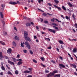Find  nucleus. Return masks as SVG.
Returning a JSON list of instances; mask_svg holds the SVG:
<instances>
[{"mask_svg":"<svg viewBox=\"0 0 77 77\" xmlns=\"http://www.w3.org/2000/svg\"><path fill=\"white\" fill-rule=\"evenodd\" d=\"M27 35H28V32L25 31L24 32V36L25 39H27Z\"/></svg>","mask_w":77,"mask_h":77,"instance_id":"obj_1","label":"nucleus"},{"mask_svg":"<svg viewBox=\"0 0 77 77\" xmlns=\"http://www.w3.org/2000/svg\"><path fill=\"white\" fill-rule=\"evenodd\" d=\"M59 68L60 69H62V68H65V66L63 64H59Z\"/></svg>","mask_w":77,"mask_h":77,"instance_id":"obj_2","label":"nucleus"},{"mask_svg":"<svg viewBox=\"0 0 77 77\" xmlns=\"http://www.w3.org/2000/svg\"><path fill=\"white\" fill-rule=\"evenodd\" d=\"M48 30L50 32H52L53 33H56V31L55 30H53V29H48Z\"/></svg>","mask_w":77,"mask_h":77,"instance_id":"obj_3","label":"nucleus"},{"mask_svg":"<svg viewBox=\"0 0 77 77\" xmlns=\"http://www.w3.org/2000/svg\"><path fill=\"white\" fill-rule=\"evenodd\" d=\"M54 75V74L52 72H51L49 74L47 75V77H52V76H53V75Z\"/></svg>","mask_w":77,"mask_h":77,"instance_id":"obj_4","label":"nucleus"},{"mask_svg":"<svg viewBox=\"0 0 77 77\" xmlns=\"http://www.w3.org/2000/svg\"><path fill=\"white\" fill-rule=\"evenodd\" d=\"M7 53L8 54H11L12 52V50L11 48H9L7 51Z\"/></svg>","mask_w":77,"mask_h":77,"instance_id":"obj_5","label":"nucleus"},{"mask_svg":"<svg viewBox=\"0 0 77 77\" xmlns=\"http://www.w3.org/2000/svg\"><path fill=\"white\" fill-rule=\"evenodd\" d=\"M8 63H10V64H11V65H14V62L10 61V60H8Z\"/></svg>","mask_w":77,"mask_h":77,"instance_id":"obj_6","label":"nucleus"},{"mask_svg":"<svg viewBox=\"0 0 77 77\" xmlns=\"http://www.w3.org/2000/svg\"><path fill=\"white\" fill-rule=\"evenodd\" d=\"M10 4H11V5H17V3L15 2H9Z\"/></svg>","mask_w":77,"mask_h":77,"instance_id":"obj_7","label":"nucleus"},{"mask_svg":"<svg viewBox=\"0 0 77 77\" xmlns=\"http://www.w3.org/2000/svg\"><path fill=\"white\" fill-rule=\"evenodd\" d=\"M1 9L2 11L4 10V9H5V5L4 4H2L1 5Z\"/></svg>","mask_w":77,"mask_h":77,"instance_id":"obj_8","label":"nucleus"},{"mask_svg":"<svg viewBox=\"0 0 77 77\" xmlns=\"http://www.w3.org/2000/svg\"><path fill=\"white\" fill-rule=\"evenodd\" d=\"M13 45L15 47L17 46V44H16V42H13L12 43Z\"/></svg>","mask_w":77,"mask_h":77,"instance_id":"obj_9","label":"nucleus"},{"mask_svg":"<svg viewBox=\"0 0 77 77\" xmlns=\"http://www.w3.org/2000/svg\"><path fill=\"white\" fill-rule=\"evenodd\" d=\"M72 53H77V48H75L73 49L72 51Z\"/></svg>","mask_w":77,"mask_h":77,"instance_id":"obj_10","label":"nucleus"},{"mask_svg":"<svg viewBox=\"0 0 77 77\" xmlns=\"http://www.w3.org/2000/svg\"><path fill=\"white\" fill-rule=\"evenodd\" d=\"M0 44H1L3 45H6V44L5 42L2 41H0Z\"/></svg>","mask_w":77,"mask_h":77,"instance_id":"obj_11","label":"nucleus"},{"mask_svg":"<svg viewBox=\"0 0 77 77\" xmlns=\"http://www.w3.org/2000/svg\"><path fill=\"white\" fill-rule=\"evenodd\" d=\"M23 63V62L21 61H19L17 63V65H21Z\"/></svg>","mask_w":77,"mask_h":77,"instance_id":"obj_12","label":"nucleus"},{"mask_svg":"<svg viewBox=\"0 0 77 77\" xmlns=\"http://www.w3.org/2000/svg\"><path fill=\"white\" fill-rule=\"evenodd\" d=\"M26 27H29V26H30V23L27 22L26 23Z\"/></svg>","mask_w":77,"mask_h":77,"instance_id":"obj_13","label":"nucleus"},{"mask_svg":"<svg viewBox=\"0 0 77 77\" xmlns=\"http://www.w3.org/2000/svg\"><path fill=\"white\" fill-rule=\"evenodd\" d=\"M24 73H25V74H27V73H29L30 71L28 70H26L24 71Z\"/></svg>","mask_w":77,"mask_h":77,"instance_id":"obj_14","label":"nucleus"},{"mask_svg":"<svg viewBox=\"0 0 77 77\" xmlns=\"http://www.w3.org/2000/svg\"><path fill=\"white\" fill-rule=\"evenodd\" d=\"M1 69L3 70V71H5L6 70L5 68L4 67V66H1Z\"/></svg>","mask_w":77,"mask_h":77,"instance_id":"obj_15","label":"nucleus"},{"mask_svg":"<svg viewBox=\"0 0 77 77\" xmlns=\"http://www.w3.org/2000/svg\"><path fill=\"white\" fill-rule=\"evenodd\" d=\"M68 5H69V6H70V7H72V6H73V5H72L71 4V3H70V2H68Z\"/></svg>","mask_w":77,"mask_h":77,"instance_id":"obj_16","label":"nucleus"},{"mask_svg":"<svg viewBox=\"0 0 77 77\" xmlns=\"http://www.w3.org/2000/svg\"><path fill=\"white\" fill-rule=\"evenodd\" d=\"M71 65L72 66H73V68H76V65L74 64H71Z\"/></svg>","mask_w":77,"mask_h":77,"instance_id":"obj_17","label":"nucleus"},{"mask_svg":"<svg viewBox=\"0 0 77 77\" xmlns=\"http://www.w3.org/2000/svg\"><path fill=\"white\" fill-rule=\"evenodd\" d=\"M0 57L1 58H3V55L2 54V53L0 52Z\"/></svg>","mask_w":77,"mask_h":77,"instance_id":"obj_18","label":"nucleus"},{"mask_svg":"<svg viewBox=\"0 0 77 77\" xmlns=\"http://www.w3.org/2000/svg\"><path fill=\"white\" fill-rule=\"evenodd\" d=\"M59 43L60 44H63V41L62 40H60L58 41Z\"/></svg>","mask_w":77,"mask_h":77,"instance_id":"obj_19","label":"nucleus"},{"mask_svg":"<svg viewBox=\"0 0 77 77\" xmlns=\"http://www.w3.org/2000/svg\"><path fill=\"white\" fill-rule=\"evenodd\" d=\"M26 47H27L28 49H30V45L29 44L27 46H26Z\"/></svg>","mask_w":77,"mask_h":77,"instance_id":"obj_20","label":"nucleus"},{"mask_svg":"<svg viewBox=\"0 0 77 77\" xmlns=\"http://www.w3.org/2000/svg\"><path fill=\"white\" fill-rule=\"evenodd\" d=\"M0 14L1 18H3V14H2V12H0Z\"/></svg>","mask_w":77,"mask_h":77,"instance_id":"obj_21","label":"nucleus"},{"mask_svg":"<svg viewBox=\"0 0 77 77\" xmlns=\"http://www.w3.org/2000/svg\"><path fill=\"white\" fill-rule=\"evenodd\" d=\"M53 28H55V30H58V29H59V28H58V27L55 26H53Z\"/></svg>","mask_w":77,"mask_h":77,"instance_id":"obj_22","label":"nucleus"},{"mask_svg":"<svg viewBox=\"0 0 77 77\" xmlns=\"http://www.w3.org/2000/svg\"><path fill=\"white\" fill-rule=\"evenodd\" d=\"M54 1L55 2L56 4H58V3H59V1L57 0H54Z\"/></svg>","mask_w":77,"mask_h":77,"instance_id":"obj_23","label":"nucleus"},{"mask_svg":"<svg viewBox=\"0 0 77 77\" xmlns=\"http://www.w3.org/2000/svg\"><path fill=\"white\" fill-rule=\"evenodd\" d=\"M66 20H69V21L70 20V18H69V17H68V16H66Z\"/></svg>","mask_w":77,"mask_h":77,"instance_id":"obj_24","label":"nucleus"},{"mask_svg":"<svg viewBox=\"0 0 77 77\" xmlns=\"http://www.w3.org/2000/svg\"><path fill=\"white\" fill-rule=\"evenodd\" d=\"M27 39V41H31V40H30V39L27 36V38H26V39Z\"/></svg>","mask_w":77,"mask_h":77,"instance_id":"obj_25","label":"nucleus"},{"mask_svg":"<svg viewBox=\"0 0 77 77\" xmlns=\"http://www.w3.org/2000/svg\"><path fill=\"white\" fill-rule=\"evenodd\" d=\"M15 39H16V40H19V38H18V37L17 36H15Z\"/></svg>","mask_w":77,"mask_h":77,"instance_id":"obj_26","label":"nucleus"},{"mask_svg":"<svg viewBox=\"0 0 77 77\" xmlns=\"http://www.w3.org/2000/svg\"><path fill=\"white\" fill-rule=\"evenodd\" d=\"M40 59L42 60V61H44V60H45V58H44L43 57H41Z\"/></svg>","mask_w":77,"mask_h":77,"instance_id":"obj_27","label":"nucleus"},{"mask_svg":"<svg viewBox=\"0 0 77 77\" xmlns=\"http://www.w3.org/2000/svg\"><path fill=\"white\" fill-rule=\"evenodd\" d=\"M53 72L54 74L56 73H57V72H57V70H54L53 71Z\"/></svg>","mask_w":77,"mask_h":77,"instance_id":"obj_28","label":"nucleus"},{"mask_svg":"<svg viewBox=\"0 0 77 77\" xmlns=\"http://www.w3.org/2000/svg\"><path fill=\"white\" fill-rule=\"evenodd\" d=\"M3 34L4 35H5V36H7V33L6 32H5V31H4L3 32Z\"/></svg>","mask_w":77,"mask_h":77,"instance_id":"obj_29","label":"nucleus"},{"mask_svg":"<svg viewBox=\"0 0 77 77\" xmlns=\"http://www.w3.org/2000/svg\"><path fill=\"white\" fill-rule=\"evenodd\" d=\"M62 8L64 11H66V8L65 7V6H62Z\"/></svg>","mask_w":77,"mask_h":77,"instance_id":"obj_30","label":"nucleus"},{"mask_svg":"<svg viewBox=\"0 0 77 77\" xmlns=\"http://www.w3.org/2000/svg\"><path fill=\"white\" fill-rule=\"evenodd\" d=\"M29 45V43H28V42H25V45H26V46L27 45Z\"/></svg>","mask_w":77,"mask_h":77,"instance_id":"obj_31","label":"nucleus"},{"mask_svg":"<svg viewBox=\"0 0 77 77\" xmlns=\"http://www.w3.org/2000/svg\"><path fill=\"white\" fill-rule=\"evenodd\" d=\"M8 74H10V75H12V73H11V72L10 71H8Z\"/></svg>","mask_w":77,"mask_h":77,"instance_id":"obj_32","label":"nucleus"},{"mask_svg":"<svg viewBox=\"0 0 77 77\" xmlns=\"http://www.w3.org/2000/svg\"><path fill=\"white\" fill-rule=\"evenodd\" d=\"M15 74H18V71L17 70H16V71H15Z\"/></svg>","mask_w":77,"mask_h":77,"instance_id":"obj_33","label":"nucleus"},{"mask_svg":"<svg viewBox=\"0 0 77 77\" xmlns=\"http://www.w3.org/2000/svg\"><path fill=\"white\" fill-rule=\"evenodd\" d=\"M22 47H23H23H24V45H23V43H22V42H21V45H20Z\"/></svg>","mask_w":77,"mask_h":77,"instance_id":"obj_34","label":"nucleus"},{"mask_svg":"<svg viewBox=\"0 0 77 77\" xmlns=\"http://www.w3.org/2000/svg\"><path fill=\"white\" fill-rule=\"evenodd\" d=\"M12 59H13V60L14 62H16V61L17 60V59H16L14 58H12Z\"/></svg>","mask_w":77,"mask_h":77,"instance_id":"obj_35","label":"nucleus"},{"mask_svg":"<svg viewBox=\"0 0 77 77\" xmlns=\"http://www.w3.org/2000/svg\"><path fill=\"white\" fill-rule=\"evenodd\" d=\"M45 40H48L49 41H50V39L49 38H45Z\"/></svg>","mask_w":77,"mask_h":77,"instance_id":"obj_36","label":"nucleus"},{"mask_svg":"<svg viewBox=\"0 0 77 77\" xmlns=\"http://www.w3.org/2000/svg\"><path fill=\"white\" fill-rule=\"evenodd\" d=\"M55 20L56 21H58V22H59V23H61V21H59L58 19H55Z\"/></svg>","mask_w":77,"mask_h":77,"instance_id":"obj_37","label":"nucleus"},{"mask_svg":"<svg viewBox=\"0 0 77 77\" xmlns=\"http://www.w3.org/2000/svg\"><path fill=\"white\" fill-rule=\"evenodd\" d=\"M29 52L31 54H33V52L31 51V50H29Z\"/></svg>","mask_w":77,"mask_h":77,"instance_id":"obj_38","label":"nucleus"},{"mask_svg":"<svg viewBox=\"0 0 77 77\" xmlns=\"http://www.w3.org/2000/svg\"><path fill=\"white\" fill-rule=\"evenodd\" d=\"M23 51L25 53H27V50H24Z\"/></svg>","mask_w":77,"mask_h":77,"instance_id":"obj_39","label":"nucleus"},{"mask_svg":"<svg viewBox=\"0 0 77 77\" xmlns=\"http://www.w3.org/2000/svg\"><path fill=\"white\" fill-rule=\"evenodd\" d=\"M32 60L34 62H35V63H37V61L36 60Z\"/></svg>","mask_w":77,"mask_h":77,"instance_id":"obj_40","label":"nucleus"},{"mask_svg":"<svg viewBox=\"0 0 77 77\" xmlns=\"http://www.w3.org/2000/svg\"><path fill=\"white\" fill-rule=\"evenodd\" d=\"M75 26V28H76V29H77V23H75V24L74 25Z\"/></svg>","mask_w":77,"mask_h":77,"instance_id":"obj_41","label":"nucleus"},{"mask_svg":"<svg viewBox=\"0 0 77 77\" xmlns=\"http://www.w3.org/2000/svg\"><path fill=\"white\" fill-rule=\"evenodd\" d=\"M57 9H58L59 11H60L59 10H61V8H60V7H58Z\"/></svg>","mask_w":77,"mask_h":77,"instance_id":"obj_42","label":"nucleus"},{"mask_svg":"<svg viewBox=\"0 0 77 77\" xmlns=\"http://www.w3.org/2000/svg\"><path fill=\"white\" fill-rule=\"evenodd\" d=\"M42 15H44V16H47V14H46L45 13H43V14Z\"/></svg>","mask_w":77,"mask_h":77,"instance_id":"obj_43","label":"nucleus"},{"mask_svg":"<svg viewBox=\"0 0 77 77\" xmlns=\"http://www.w3.org/2000/svg\"><path fill=\"white\" fill-rule=\"evenodd\" d=\"M45 23V24H47V23H48V21H44Z\"/></svg>","mask_w":77,"mask_h":77,"instance_id":"obj_44","label":"nucleus"},{"mask_svg":"<svg viewBox=\"0 0 77 77\" xmlns=\"http://www.w3.org/2000/svg\"><path fill=\"white\" fill-rule=\"evenodd\" d=\"M0 75H3V72H2L0 73Z\"/></svg>","mask_w":77,"mask_h":77,"instance_id":"obj_45","label":"nucleus"},{"mask_svg":"<svg viewBox=\"0 0 77 77\" xmlns=\"http://www.w3.org/2000/svg\"><path fill=\"white\" fill-rule=\"evenodd\" d=\"M49 71L48 70H46L45 71V72H46V73H48V72H49Z\"/></svg>","mask_w":77,"mask_h":77,"instance_id":"obj_46","label":"nucleus"},{"mask_svg":"<svg viewBox=\"0 0 77 77\" xmlns=\"http://www.w3.org/2000/svg\"><path fill=\"white\" fill-rule=\"evenodd\" d=\"M37 9H38V10H39V11H42V12H44V11H43L42 10L39 9V8H38Z\"/></svg>","mask_w":77,"mask_h":77,"instance_id":"obj_47","label":"nucleus"},{"mask_svg":"<svg viewBox=\"0 0 77 77\" xmlns=\"http://www.w3.org/2000/svg\"><path fill=\"white\" fill-rule=\"evenodd\" d=\"M48 49H51V47L50 46L49 47L47 48Z\"/></svg>","mask_w":77,"mask_h":77,"instance_id":"obj_48","label":"nucleus"},{"mask_svg":"<svg viewBox=\"0 0 77 77\" xmlns=\"http://www.w3.org/2000/svg\"><path fill=\"white\" fill-rule=\"evenodd\" d=\"M54 7H55V8H57L58 7L55 5H54Z\"/></svg>","mask_w":77,"mask_h":77,"instance_id":"obj_49","label":"nucleus"},{"mask_svg":"<svg viewBox=\"0 0 77 77\" xmlns=\"http://www.w3.org/2000/svg\"><path fill=\"white\" fill-rule=\"evenodd\" d=\"M60 58L61 60H63V58H62V57H60Z\"/></svg>","mask_w":77,"mask_h":77,"instance_id":"obj_50","label":"nucleus"},{"mask_svg":"<svg viewBox=\"0 0 77 77\" xmlns=\"http://www.w3.org/2000/svg\"><path fill=\"white\" fill-rule=\"evenodd\" d=\"M41 65H42V66H43V67H45V66H45L43 65V64H41Z\"/></svg>","mask_w":77,"mask_h":77,"instance_id":"obj_51","label":"nucleus"},{"mask_svg":"<svg viewBox=\"0 0 77 77\" xmlns=\"http://www.w3.org/2000/svg\"><path fill=\"white\" fill-rule=\"evenodd\" d=\"M23 19H24L25 20H26V19H27V17H26L23 16Z\"/></svg>","mask_w":77,"mask_h":77,"instance_id":"obj_52","label":"nucleus"},{"mask_svg":"<svg viewBox=\"0 0 77 77\" xmlns=\"http://www.w3.org/2000/svg\"><path fill=\"white\" fill-rule=\"evenodd\" d=\"M48 5H49V6H52V5L50 3H48Z\"/></svg>","mask_w":77,"mask_h":77,"instance_id":"obj_53","label":"nucleus"},{"mask_svg":"<svg viewBox=\"0 0 77 77\" xmlns=\"http://www.w3.org/2000/svg\"><path fill=\"white\" fill-rule=\"evenodd\" d=\"M57 50L58 51V52H59V48H56Z\"/></svg>","mask_w":77,"mask_h":77,"instance_id":"obj_54","label":"nucleus"},{"mask_svg":"<svg viewBox=\"0 0 77 77\" xmlns=\"http://www.w3.org/2000/svg\"><path fill=\"white\" fill-rule=\"evenodd\" d=\"M5 57L6 59H8V57L6 56H5Z\"/></svg>","mask_w":77,"mask_h":77,"instance_id":"obj_55","label":"nucleus"},{"mask_svg":"<svg viewBox=\"0 0 77 77\" xmlns=\"http://www.w3.org/2000/svg\"><path fill=\"white\" fill-rule=\"evenodd\" d=\"M17 4H18V5H20V2H19V1H17Z\"/></svg>","mask_w":77,"mask_h":77,"instance_id":"obj_56","label":"nucleus"},{"mask_svg":"<svg viewBox=\"0 0 77 77\" xmlns=\"http://www.w3.org/2000/svg\"><path fill=\"white\" fill-rule=\"evenodd\" d=\"M40 20H41V22H42V21H44V20H43V19L40 18Z\"/></svg>","mask_w":77,"mask_h":77,"instance_id":"obj_57","label":"nucleus"},{"mask_svg":"<svg viewBox=\"0 0 77 77\" xmlns=\"http://www.w3.org/2000/svg\"><path fill=\"white\" fill-rule=\"evenodd\" d=\"M47 29V28H46L44 27L43 28V30H46Z\"/></svg>","mask_w":77,"mask_h":77,"instance_id":"obj_58","label":"nucleus"},{"mask_svg":"<svg viewBox=\"0 0 77 77\" xmlns=\"http://www.w3.org/2000/svg\"><path fill=\"white\" fill-rule=\"evenodd\" d=\"M61 48H62V49H64L63 47V46L62 45H61Z\"/></svg>","mask_w":77,"mask_h":77,"instance_id":"obj_59","label":"nucleus"},{"mask_svg":"<svg viewBox=\"0 0 77 77\" xmlns=\"http://www.w3.org/2000/svg\"><path fill=\"white\" fill-rule=\"evenodd\" d=\"M47 14L49 15H51H51H52L53 14H50L48 13H47Z\"/></svg>","mask_w":77,"mask_h":77,"instance_id":"obj_60","label":"nucleus"},{"mask_svg":"<svg viewBox=\"0 0 77 77\" xmlns=\"http://www.w3.org/2000/svg\"><path fill=\"white\" fill-rule=\"evenodd\" d=\"M41 2V1L40 0H38V3H40Z\"/></svg>","mask_w":77,"mask_h":77,"instance_id":"obj_61","label":"nucleus"},{"mask_svg":"<svg viewBox=\"0 0 77 77\" xmlns=\"http://www.w3.org/2000/svg\"><path fill=\"white\" fill-rule=\"evenodd\" d=\"M74 74L75 75H77V73L76 72H74Z\"/></svg>","mask_w":77,"mask_h":77,"instance_id":"obj_62","label":"nucleus"},{"mask_svg":"<svg viewBox=\"0 0 77 77\" xmlns=\"http://www.w3.org/2000/svg\"><path fill=\"white\" fill-rule=\"evenodd\" d=\"M34 39H36L37 38V37L36 36H34Z\"/></svg>","mask_w":77,"mask_h":77,"instance_id":"obj_63","label":"nucleus"},{"mask_svg":"<svg viewBox=\"0 0 77 77\" xmlns=\"http://www.w3.org/2000/svg\"><path fill=\"white\" fill-rule=\"evenodd\" d=\"M27 77H32V76L29 75H28Z\"/></svg>","mask_w":77,"mask_h":77,"instance_id":"obj_64","label":"nucleus"}]
</instances>
